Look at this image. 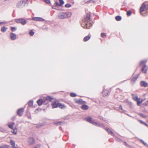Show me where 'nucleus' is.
<instances>
[{"label": "nucleus", "instance_id": "nucleus-1", "mask_svg": "<svg viewBox=\"0 0 148 148\" xmlns=\"http://www.w3.org/2000/svg\"><path fill=\"white\" fill-rule=\"evenodd\" d=\"M90 20V17L89 15H87L86 16L83 20L82 26L84 28L89 29L92 26V24L88 22Z\"/></svg>", "mask_w": 148, "mask_h": 148}, {"label": "nucleus", "instance_id": "nucleus-2", "mask_svg": "<svg viewBox=\"0 0 148 148\" xmlns=\"http://www.w3.org/2000/svg\"><path fill=\"white\" fill-rule=\"evenodd\" d=\"M42 99H39L37 101L38 105L39 106L41 105L43 103L46 104L49 101H52L53 98L50 96L43 97H42Z\"/></svg>", "mask_w": 148, "mask_h": 148}, {"label": "nucleus", "instance_id": "nucleus-3", "mask_svg": "<svg viewBox=\"0 0 148 148\" xmlns=\"http://www.w3.org/2000/svg\"><path fill=\"white\" fill-rule=\"evenodd\" d=\"M71 15L72 13L71 12H61L58 14V17L60 19H66L71 17Z\"/></svg>", "mask_w": 148, "mask_h": 148}, {"label": "nucleus", "instance_id": "nucleus-4", "mask_svg": "<svg viewBox=\"0 0 148 148\" xmlns=\"http://www.w3.org/2000/svg\"><path fill=\"white\" fill-rule=\"evenodd\" d=\"M86 119L88 122L97 127H103V125L102 124L98 123L92 120V117H90L89 116L87 117L86 118Z\"/></svg>", "mask_w": 148, "mask_h": 148}, {"label": "nucleus", "instance_id": "nucleus-5", "mask_svg": "<svg viewBox=\"0 0 148 148\" xmlns=\"http://www.w3.org/2000/svg\"><path fill=\"white\" fill-rule=\"evenodd\" d=\"M20 4L21 6H25L28 5V3L27 1H25L23 0L20 1Z\"/></svg>", "mask_w": 148, "mask_h": 148}, {"label": "nucleus", "instance_id": "nucleus-6", "mask_svg": "<svg viewBox=\"0 0 148 148\" xmlns=\"http://www.w3.org/2000/svg\"><path fill=\"white\" fill-rule=\"evenodd\" d=\"M146 8V5L144 3H143L142 4V5L140 7V14L142 15H143L142 12H143L145 10Z\"/></svg>", "mask_w": 148, "mask_h": 148}, {"label": "nucleus", "instance_id": "nucleus-7", "mask_svg": "<svg viewBox=\"0 0 148 148\" xmlns=\"http://www.w3.org/2000/svg\"><path fill=\"white\" fill-rule=\"evenodd\" d=\"M32 19L33 20L36 21H43L45 20L41 17H34L32 18Z\"/></svg>", "mask_w": 148, "mask_h": 148}, {"label": "nucleus", "instance_id": "nucleus-8", "mask_svg": "<svg viewBox=\"0 0 148 148\" xmlns=\"http://www.w3.org/2000/svg\"><path fill=\"white\" fill-rule=\"evenodd\" d=\"M148 67L145 64L143 66L142 68V71L144 73H146L147 72V71L148 70Z\"/></svg>", "mask_w": 148, "mask_h": 148}, {"label": "nucleus", "instance_id": "nucleus-9", "mask_svg": "<svg viewBox=\"0 0 148 148\" xmlns=\"http://www.w3.org/2000/svg\"><path fill=\"white\" fill-rule=\"evenodd\" d=\"M75 102L76 103L79 104H83L85 102L84 101H83L82 99L76 100L75 101Z\"/></svg>", "mask_w": 148, "mask_h": 148}, {"label": "nucleus", "instance_id": "nucleus-10", "mask_svg": "<svg viewBox=\"0 0 148 148\" xmlns=\"http://www.w3.org/2000/svg\"><path fill=\"white\" fill-rule=\"evenodd\" d=\"M109 93V91L108 90L106 89H104L102 92L103 95L104 96H106Z\"/></svg>", "mask_w": 148, "mask_h": 148}, {"label": "nucleus", "instance_id": "nucleus-11", "mask_svg": "<svg viewBox=\"0 0 148 148\" xmlns=\"http://www.w3.org/2000/svg\"><path fill=\"white\" fill-rule=\"evenodd\" d=\"M58 103L56 101L53 102L52 104L53 108H56L58 107Z\"/></svg>", "mask_w": 148, "mask_h": 148}, {"label": "nucleus", "instance_id": "nucleus-12", "mask_svg": "<svg viewBox=\"0 0 148 148\" xmlns=\"http://www.w3.org/2000/svg\"><path fill=\"white\" fill-rule=\"evenodd\" d=\"M27 22L26 21L22 18L19 19V23H21L23 25H25Z\"/></svg>", "mask_w": 148, "mask_h": 148}, {"label": "nucleus", "instance_id": "nucleus-13", "mask_svg": "<svg viewBox=\"0 0 148 148\" xmlns=\"http://www.w3.org/2000/svg\"><path fill=\"white\" fill-rule=\"evenodd\" d=\"M28 141V143L30 145L33 144L35 142V140L34 139L32 138H29Z\"/></svg>", "mask_w": 148, "mask_h": 148}, {"label": "nucleus", "instance_id": "nucleus-14", "mask_svg": "<svg viewBox=\"0 0 148 148\" xmlns=\"http://www.w3.org/2000/svg\"><path fill=\"white\" fill-rule=\"evenodd\" d=\"M10 38L11 40H14L16 38V36L15 34L11 33L10 35Z\"/></svg>", "mask_w": 148, "mask_h": 148}, {"label": "nucleus", "instance_id": "nucleus-15", "mask_svg": "<svg viewBox=\"0 0 148 148\" xmlns=\"http://www.w3.org/2000/svg\"><path fill=\"white\" fill-rule=\"evenodd\" d=\"M140 84L141 86L144 87H146L148 86V84L146 82L144 81H141Z\"/></svg>", "mask_w": 148, "mask_h": 148}, {"label": "nucleus", "instance_id": "nucleus-16", "mask_svg": "<svg viewBox=\"0 0 148 148\" xmlns=\"http://www.w3.org/2000/svg\"><path fill=\"white\" fill-rule=\"evenodd\" d=\"M24 110L23 108H21L19 109V116H22L24 112Z\"/></svg>", "mask_w": 148, "mask_h": 148}, {"label": "nucleus", "instance_id": "nucleus-17", "mask_svg": "<svg viewBox=\"0 0 148 148\" xmlns=\"http://www.w3.org/2000/svg\"><path fill=\"white\" fill-rule=\"evenodd\" d=\"M136 101H137V104L138 106H140L141 103L143 102V100L141 99H138Z\"/></svg>", "mask_w": 148, "mask_h": 148}, {"label": "nucleus", "instance_id": "nucleus-18", "mask_svg": "<svg viewBox=\"0 0 148 148\" xmlns=\"http://www.w3.org/2000/svg\"><path fill=\"white\" fill-rule=\"evenodd\" d=\"M106 130L109 134H110L114 137V134L113 133L110 129L107 128L106 129Z\"/></svg>", "mask_w": 148, "mask_h": 148}, {"label": "nucleus", "instance_id": "nucleus-19", "mask_svg": "<svg viewBox=\"0 0 148 148\" xmlns=\"http://www.w3.org/2000/svg\"><path fill=\"white\" fill-rule=\"evenodd\" d=\"M139 74L138 75V76H137V77H133V78L132 79V81H131L132 83H134L135 82L137 79L138 78V76H139Z\"/></svg>", "mask_w": 148, "mask_h": 148}, {"label": "nucleus", "instance_id": "nucleus-20", "mask_svg": "<svg viewBox=\"0 0 148 148\" xmlns=\"http://www.w3.org/2000/svg\"><path fill=\"white\" fill-rule=\"evenodd\" d=\"M28 104L29 107H32L33 105V101L32 100H30L29 101L28 103Z\"/></svg>", "mask_w": 148, "mask_h": 148}, {"label": "nucleus", "instance_id": "nucleus-21", "mask_svg": "<svg viewBox=\"0 0 148 148\" xmlns=\"http://www.w3.org/2000/svg\"><path fill=\"white\" fill-rule=\"evenodd\" d=\"M82 108L84 110H87L88 109V107L87 105H84L82 106Z\"/></svg>", "mask_w": 148, "mask_h": 148}, {"label": "nucleus", "instance_id": "nucleus-22", "mask_svg": "<svg viewBox=\"0 0 148 148\" xmlns=\"http://www.w3.org/2000/svg\"><path fill=\"white\" fill-rule=\"evenodd\" d=\"M7 29V27H3L1 28V30L2 32H5Z\"/></svg>", "mask_w": 148, "mask_h": 148}, {"label": "nucleus", "instance_id": "nucleus-23", "mask_svg": "<svg viewBox=\"0 0 148 148\" xmlns=\"http://www.w3.org/2000/svg\"><path fill=\"white\" fill-rule=\"evenodd\" d=\"M90 37L89 36H87L84 38V41H86L90 39Z\"/></svg>", "mask_w": 148, "mask_h": 148}, {"label": "nucleus", "instance_id": "nucleus-24", "mask_svg": "<svg viewBox=\"0 0 148 148\" xmlns=\"http://www.w3.org/2000/svg\"><path fill=\"white\" fill-rule=\"evenodd\" d=\"M147 60H145L141 61L140 63V65H144L147 62Z\"/></svg>", "mask_w": 148, "mask_h": 148}, {"label": "nucleus", "instance_id": "nucleus-25", "mask_svg": "<svg viewBox=\"0 0 148 148\" xmlns=\"http://www.w3.org/2000/svg\"><path fill=\"white\" fill-rule=\"evenodd\" d=\"M60 108L61 109L64 108L65 106L64 105H62L60 103H58V107Z\"/></svg>", "mask_w": 148, "mask_h": 148}, {"label": "nucleus", "instance_id": "nucleus-26", "mask_svg": "<svg viewBox=\"0 0 148 148\" xmlns=\"http://www.w3.org/2000/svg\"><path fill=\"white\" fill-rule=\"evenodd\" d=\"M132 96H133V97H132L133 99L135 101H136V100H137V99H138V97L136 95H133Z\"/></svg>", "mask_w": 148, "mask_h": 148}, {"label": "nucleus", "instance_id": "nucleus-27", "mask_svg": "<svg viewBox=\"0 0 148 148\" xmlns=\"http://www.w3.org/2000/svg\"><path fill=\"white\" fill-rule=\"evenodd\" d=\"M121 18L120 16H117L115 17V19L117 21H120L121 20Z\"/></svg>", "mask_w": 148, "mask_h": 148}, {"label": "nucleus", "instance_id": "nucleus-28", "mask_svg": "<svg viewBox=\"0 0 148 148\" xmlns=\"http://www.w3.org/2000/svg\"><path fill=\"white\" fill-rule=\"evenodd\" d=\"M10 143L11 145L12 146V147L15 146V142L12 140H11L10 141Z\"/></svg>", "mask_w": 148, "mask_h": 148}, {"label": "nucleus", "instance_id": "nucleus-29", "mask_svg": "<svg viewBox=\"0 0 148 148\" xmlns=\"http://www.w3.org/2000/svg\"><path fill=\"white\" fill-rule=\"evenodd\" d=\"M119 111L121 112H124L125 111L124 110H123V108L121 107V105H120L119 107Z\"/></svg>", "mask_w": 148, "mask_h": 148}, {"label": "nucleus", "instance_id": "nucleus-30", "mask_svg": "<svg viewBox=\"0 0 148 148\" xmlns=\"http://www.w3.org/2000/svg\"><path fill=\"white\" fill-rule=\"evenodd\" d=\"M14 122H12L11 123V124H9V125H8V126L9 127H10V128L11 129H12L13 128V126L14 125Z\"/></svg>", "mask_w": 148, "mask_h": 148}, {"label": "nucleus", "instance_id": "nucleus-31", "mask_svg": "<svg viewBox=\"0 0 148 148\" xmlns=\"http://www.w3.org/2000/svg\"><path fill=\"white\" fill-rule=\"evenodd\" d=\"M43 1L47 4H49L51 3L50 0H43Z\"/></svg>", "mask_w": 148, "mask_h": 148}, {"label": "nucleus", "instance_id": "nucleus-32", "mask_svg": "<svg viewBox=\"0 0 148 148\" xmlns=\"http://www.w3.org/2000/svg\"><path fill=\"white\" fill-rule=\"evenodd\" d=\"M9 146L8 145H6L4 146H0V148H9Z\"/></svg>", "mask_w": 148, "mask_h": 148}, {"label": "nucleus", "instance_id": "nucleus-33", "mask_svg": "<svg viewBox=\"0 0 148 148\" xmlns=\"http://www.w3.org/2000/svg\"><path fill=\"white\" fill-rule=\"evenodd\" d=\"M70 96L71 97H74L76 96L77 95L75 94L74 93H70Z\"/></svg>", "mask_w": 148, "mask_h": 148}, {"label": "nucleus", "instance_id": "nucleus-34", "mask_svg": "<svg viewBox=\"0 0 148 148\" xmlns=\"http://www.w3.org/2000/svg\"><path fill=\"white\" fill-rule=\"evenodd\" d=\"M34 34V32H33L32 30H31L29 32V34L31 36H33Z\"/></svg>", "mask_w": 148, "mask_h": 148}, {"label": "nucleus", "instance_id": "nucleus-35", "mask_svg": "<svg viewBox=\"0 0 148 148\" xmlns=\"http://www.w3.org/2000/svg\"><path fill=\"white\" fill-rule=\"evenodd\" d=\"M42 145H38L36 146L34 148H42Z\"/></svg>", "mask_w": 148, "mask_h": 148}, {"label": "nucleus", "instance_id": "nucleus-36", "mask_svg": "<svg viewBox=\"0 0 148 148\" xmlns=\"http://www.w3.org/2000/svg\"><path fill=\"white\" fill-rule=\"evenodd\" d=\"M55 4L56 5V6H61L62 5H61L60 3L59 4V3L58 2H56L55 3Z\"/></svg>", "mask_w": 148, "mask_h": 148}, {"label": "nucleus", "instance_id": "nucleus-37", "mask_svg": "<svg viewBox=\"0 0 148 148\" xmlns=\"http://www.w3.org/2000/svg\"><path fill=\"white\" fill-rule=\"evenodd\" d=\"M138 114L140 116L144 118L146 116H145L144 114L141 113H139Z\"/></svg>", "mask_w": 148, "mask_h": 148}, {"label": "nucleus", "instance_id": "nucleus-38", "mask_svg": "<svg viewBox=\"0 0 148 148\" xmlns=\"http://www.w3.org/2000/svg\"><path fill=\"white\" fill-rule=\"evenodd\" d=\"M71 6V5L69 4H66L65 5V7L66 8H69Z\"/></svg>", "mask_w": 148, "mask_h": 148}, {"label": "nucleus", "instance_id": "nucleus-39", "mask_svg": "<svg viewBox=\"0 0 148 148\" xmlns=\"http://www.w3.org/2000/svg\"><path fill=\"white\" fill-rule=\"evenodd\" d=\"M62 123L61 122H57L54 123V124H56V125H58L61 124Z\"/></svg>", "mask_w": 148, "mask_h": 148}, {"label": "nucleus", "instance_id": "nucleus-40", "mask_svg": "<svg viewBox=\"0 0 148 148\" xmlns=\"http://www.w3.org/2000/svg\"><path fill=\"white\" fill-rule=\"evenodd\" d=\"M106 36V34H105V33H101V36L102 38H103L104 37Z\"/></svg>", "mask_w": 148, "mask_h": 148}, {"label": "nucleus", "instance_id": "nucleus-41", "mask_svg": "<svg viewBox=\"0 0 148 148\" xmlns=\"http://www.w3.org/2000/svg\"><path fill=\"white\" fill-rule=\"evenodd\" d=\"M16 30V28L15 27H11V30L12 31H15Z\"/></svg>", "mask_w": 148, "mask_h": 148}, {"label": "nucleus", "instance_id": "nucleus-42", "mask_svg": "<svg viewBox=\"0 0 148 148\" xmlns=\"http://www.w3.org/2000/svg\"><path fill=\"white\" fill-rule=\"evenodd\" d=\"M7 23V22L5 21L2 22H1L0 21V25L5 24H6Z\"/></svg>", "mask_w": 148, "mask_h": 148}, {"label": "nucleus", "instance_id": "nucleus-43", "mask_svg": "<svg viewBox=\"0 0 148 148\" xmlns=\"http://www.w3.org/2000/svg\"><path fill=\"white\" fill-rule=\"evenodd\" d=\"M59 1L62 5L64 3V2L63 0H59Z\"/></svg>", "mask_w": 148, "mask_h": 148}, {"label": "nucleus", "instance_id": "nucleus-44", "mask_svg": "<svg viewBox=\"0 0 148 148\" xmlns=\"http://www.w3.org/2000/svg\"><path fill=\"white\" fill-rule=\"evenodd\" d=\"M127 14L128 16H130L131 14V12L130 11H128L127 12Z\"/></svg>", "mask_w": 148, "mask_h": 148}, {"label": "nucleus", "instance_id": "nucleus-45", "mask_svg": "<svg viewBox=\"0 0 148 148\" xmlns=\"http://www.w3.org/2000/svg\"><path fill=\"white\" fill-rule=\"evenodd\" d=\"M140 141H141V142L143 143V144L145 145L146 146L147 145V144L146 143H145L144 141H143L142 140H141L140 139Z\"/></svg>", "mask_w": 148, "mask_h": 148}, {"label": "nucleus", "instance_id": "nucleus-46", "mask_svg": "<svg viewBox=\"0 0 148 148\" xmlns=\"http://www.w3.org/2000/svg\"><path fill=\"white\" fill-rule=\"evenodd\" d=\"M138 121L142 124H145V123L142 120H139Z\"/></svg>", "mask_w": 148, "mask_h": 148}, {"label": "nucleus", "instance_id": "nucleus-47", "mask_svg": "<svg viewBox=\"0 0 148 148\" xmlns=\"http://www.w3.org/2000/svg\"><path fill=\"white\" fill-rule=\"evenodd\" d=\"M147 101H146L145 103H144L143 104V105H144V106H147L148 105V103H147Z\"/></svg>", "mask_w": 148, "mask_h": 148}, {"label": "nucleus", "instance_id": "nucleus-48", "mask_svg": "<svg viewBox=\"0 0 148 148\" xmlns=\"http://www.w3.org/2000/svg\"><path fill=\"white\" fill-rule=\"evenodd\" d=\"M17 132V130H14V131L13 132V133L14 134H16Z\"/></svg>", "mask_w": 148, "mask_h": 148}, {"label": "nucleus", "instance_id": "nucleus-49", "mask_svg": "<svg viewBox=\"0 0 148 148\" xmlns=\"http://www.w3.org/2000/svg\"><path fill=\"white\" fill-rule=\"evenodd\" d=\"M52 8L53 9H56V6H52Z\"/></svg>", "mask_w": 148, "mask_h": 148}, {"label": "nucleus", "instance_id": "nucleus-50", "mask_svg": "<svg viewBox=\"0 0 148 148\" xmlns=\"http://www.w3.org/2000/svg\"><path fill=\"white\" fill-rule=\"evenodd\" d=\"M115 139H116V140H117L118 141H120V140L119 138H118L117 137H116L115 138Z\"/></svg>", "mask_w": 148, "mask_h": 148}, {"label": "nucleus", "instance_id": "nucleus-51", "mask_svg": "<svg viewBox=\"0 0 148 148\" xmlns=\"http://www.w3.org/2000/svg\"><path fill=\"white\" fill-rule=\"evenodd\" d=\"M146 8H145L146 10H147L148 9V5H146Z\"/></svg>", "mask_w": 148, "mask_h": 148}, {"label": "nucleus", "instance_id": "nucleus-52", "mask_svg": "<svg viewBox=\"0 0 148 148\" xmlns=\"http://www.w3.org/2000/svg\"><path fill=\"white\" fill-rule=\"evenodd\" d=\"M124 143H125V145H127V146H129V147H130V145H127V143H126V142H124Z\"/></svg>", "mask_w": 148, "mask_h": 148}, {"label": "nucleus", "instance_id": "nucleus-53", "mask_svg": "<svg viewBox=\"0 0 148 148\" xmlns=\"http://www.w3.org/2000/svg\"><path fill=\"white\" fill-rule=\"evenodd\" d=\"M144 125H145L146 126H147L148 127V125L147 124L145 123V124H144Z\"/></svg>", "mask_w": 148, "mask_h": 148}, {"label": "nucleus", "instance_id": "nucleus-54", "mask_svg": "<svg viewBox=\"0 0 148 148\" xmlns=\"http://www.w3.org/2000/svg\"><path fill=\"white\" fill-rule=\"evenodd\" d=\"M17 114H18V110H17Z\"/></svg>", "mask_w": 148, "mask_h": 148}, {"label": "nucleus", "instance_id": "nucleus-55", "mask_svg": "<svg viewBox=\"0 0 148 148\" xmlns=\"http://www.w3.org/2000/svg\"><path fill=\"white\" fill-rule=\"evenodd\" d=\"M28 118H29V119L31 118V116H28Z\"/></svg>", "mask_w": 148, "mask_h": 148}, {"label": "nucleus", "instance_id": "nucleus-56", "mask_svg": "<svg viewBox=\"0 0 148 148\" xmlns=\"http://www.w3.org/2000/svg\"><path fill=\"white\" fill-rule=\"evenodd\" d=\"M12 148H16L15 146L12 147Z\"/></svg>", "mask_w": 148, "mask_h": 148}, {"label": "nucleus", "instance_id": "nucleus-57", "mask_svg": "<svg viewBox=\"0 0 148 148\" xmlns=\"http://www.w3.org/2000/svg\"><path fill=\"white\" fill-rule=\"evenodd\" d=\"M38 109H37L36 110H36H37L38 111Z\"/></svg>", "mask_w": 148, "mask_h": 148}]
</instances>
